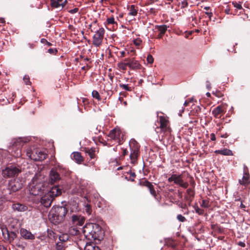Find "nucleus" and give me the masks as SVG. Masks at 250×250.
Here are the masks:
<instances>
[{
  "instance_id": "obj_61",
  "label": "nucleus",
  "mask_w": 250,
  "mask_h": 250,
  "mask_svg": "<svg viewBox=\"0 0 250 250\" xmlns=\"http://www.w3.org/2000/svg\"><path fill=\"white\" fill-rule=\"evenodd\" d=\"M241 208H244L245 207V206L243 205L242 204H241Z\"/></svg>"
},
{
  "instance_id": "obj_62",
  "label": "nucleus",
  "mask_w": 250,
  "mask_h": 250,
  "mask_svg": "<svg viewBox=\"0 0 250 250\" xmlns=\"http://www.w3.org/2000/svg\"><path fill=\"white\" fill-rule=\"evenodd\" d=\"M205 13L206 14H207V15L209 14V13H208L207 11H206Z\"/></svg>"
},
{
  "instance_id": "obj_1",
  "label": "nucleus",
  "mask_w": 250,
  "mask_h": 250,
  "mask_svg": "<svg viewBox=\"0 0 250 250\" xmlns=\"http://www.w3.org/2000/svg\"><path fill=\"white\" fill-rule=\"evenodd\" d=\"M85 237L90 241L98 239L101 233V228L97 224L88 223L83 229Z\"/></svg>"
},
{
  "instance_id": "obj_17",
  "label": "nucleus",
  "mask_w": 250,
  "mask_h": 250,
  "mask_svg": "<svg viewBox=\"0 0 250 250\" xmlns=\"http://www.w3.org/2000/svg\"><path fill=\"white\" fill-rule=\"evenodd\" d=\"M73 159L78 164H81L83 161V158L79 152H74L72 153Z\"/></svg>"
},
{
  "instance_id": "obj_42",
  "label": "nucleus",
  "mask_w": 250,
  "mask_h": 250,
  "mask_svg": "<svg viewBox=\"0 0 250 250\" xmlns=\"http://www.w3.org/2000/svg\"><path fill=\"white\" fill-rule=\"evenodd\" d=\"M107 21L109 24H112L114 22V19L113 17H111L107 19Z\"/></svg>"
},
{
  "instance_id": "obj_50",
  "label": "nucleus",
  "mask_w": 250,
  "mask_h": 250,
  "mask_svg": "<svg viewBox=\"0 0 250 250\" xmlns=\"http://www.w3.org/2000/svg\"><path fill=\"white\" fill-rule=\"evenodd\" d=\"M179 206L181 208H186V207H187V205L186 204H181L179 205Z\"/></svg>"
},
{
  "instance_id": "obj_40",
  "label": "nucleus",
  "mask_w": 250,
  "mask_h": 250,
  "mask_svg": "<svg viewBox=\"0 0 250 250\" xmlns=\"http://www.w3.org/2000/svg\"><path fill=\"white\" fill-rule=\"evenodd\" d=\"M133 42L136 46H139L141 44L142 41L140 39H137L134 40Z\"/></svg>"
},
{
  "instance_id": "obj_52",
  "label": "nucleus",
  "mask_w": 250,
  "mask_h": 250,
  "mask_svg": "<svg viewBox=\"0 0 250 250\" xmlns=\"http://www.w3.org/2000/svg\"><path fill=\"white\" fill-rule=\"evenodd\" d=\"M5 22L4 18H0V23H3Z\"/></svg>"
},
{
  "instance_id": "obj_25",
  "label": "nucleus",
  "mask_w": 250,
  "mask_h": 250,
  "mask_svg": "<svg viewBox=\"0 0 250 250\" xmlns=\"http://www.w3.org/2000/svg\"><path fill=\"white\" fill-rule=\"evenodd\" d=\"M126 62H121L118 64V67L123 70L126 69V67L128 66V61H126Z\"/></svg>"
},
{
  "instance_id": "obj_37",
  "label": "nucleus",
  "mask_w": 250,
  "mask_h": 250,
  "mask_svg": "<svg viewBox=\"0 0 250 250\" xmlns=\"http://www.w3.org/2000/svg\"><path fill=\"white\" fill-rule=\"evenodd\" d=\"M148 188L149 189V191L152 195H155L156 191H155V189H154V188H153V186L152 185H151V186L150 187H149Z\"/></svg>"
},
{
  "instance_id": "obj_18",
  "label": "nucleus",
  "mask_w": 250,
  "mask_h": 250,
  "mask_svg": "<svg viewBox=\"0 0 250 250\" xmlns=\"http://www.w3.org/2000/svg\"><path fill=\"white\" fill-rule=\"evenodd\" d=\"M224 112V109L222 106L219 105L214 108L212 111V114L215 118H218L219 115Z\"/></svg>"
},
{
  "instance_id": "obj_63",
  "label": "nucleus",
  "mask_w": 250,
  "mask_h": 250,
  "mask_svg": "<svg viewBox=\"0 0 250 250\" xmlns=\"http://www.w3.org/2000/svg\"><path fill=\"white\" fill-rule=\"evenodd\" d=\"M205 9L206 10H207L208 9V7H206L205 8Z\"/></svg>"
},
{
  "instance_id": "obj_12",
  "label": "nucleus",
  "mask_w": 250,
  "mask_h": 250,
  "mask_svg": "<svg viewBox=\"0 0 250 250\" xmlns=\"http://www.w3.org/2000/svg\"><path fill=\"white\" fill-rule=\"evenodd\" d=\"M160 128L164 131H166L168 129V121L164 116L160 117Z\"/></svg>"
},
{
  "instance_id": "obj_35",
  "label": "nucleus",
  "mask_w": 250,
  "mask_h": 250,
  "mask_svg": "<svg viewBox=\"0 0 250 250\" xmlns=\"http://www.w3.org/2000/svg\"><path fill=\"white\" fill-rule=\"evenodd\" d=\"M67 10V11L71 14H75L76 13L78 10V8H74L73 9H72V10H69L68 9H63V11H65V10Z\"/></svg>"
},
{
  "instance_id": "obj_28",
  "label": "nucleus",
  "mask_w": 250,
  "mask_h": 250,
  "mask_svg": "<svg viewBox=\"0 0 250 250\" xmlns=\"http://www.w3.org/2000/svg\"><path fill=\"white\" fill-rule=\"evenodd\" d=\"M137 14V11L135 9V7L134 6L132 5L130 7V12L129 13V15L130 16H134Z\"/></svg>"
},
{
  "instance_id": "obj_11",
  "label": "nucleus",
  "mask_w": 250,
  "mask_h": 250,
  "mask_svg": "<svg viewBox=\"0 0 250 250\" xmlns=\"http://www.w3.org/2000/svg\"><path fill=\"white\" fill-rule=\"evenodd\" d=\"M60 179V177L58 173L55 170L50 171L49 174V182L53 184Z\"/></svg>"
},
{
  "instance_id": "obj_5",
  "label": "nucleus",
  "mask_w": 250,
  "mask_h": 250,
  "mask_svg": "<svg viewBox=\"0 0 250 250\" xmlns=\"http://www.w3.org/2000/svg\"><path fill=\"white\" fill-rule=\"evenodd\" d=\"M130 159L131 162L133 164L135 163L139 154V146L135 141H132L130 144Z\"/></svg>"
},
{
  "instance_id": "obj_46",
  "label": "nucleus",
  "mask_w": 250,
  "mask_h": 250,
  "mask_svg": "<svg viewBox=\"0 0 250 250\" xmlns=\"http://www.w3.org/2000/svg\"><path fill=\"white\" fill-rule=\"evenodd\" d=\"M238 245L242 247H245V244L243 242H239L238 243Z\"/></svg>"
},
{
  "instance_id": "obj_36",
  "label": "nucleus",
  "mask_w": 250,
  "mask_h": 250,
  "mask_svg": "<svg viewBox=\"0 0 250 250\" xmlns=\"http://www.w3.org/2000/svg\"><path fill=\"white\" fill-rule=\"evenodd\" d=\"M148 188L149 189V191L152 195H155L156 191H155V189H154V188H153V186L152 185H151V186L150 187H149Z\"/></svg>"
},
{
  "instance_id": "obj_48",
  "label": "nucleus",
  "mask_w": 250,
  "mask_h": 250,
  "mask_svg": "<svg viewBox=\"0 0 250 250\" xmlns=\"http://www.w3.org/2000/svg\"><path fill=\"white\" fill-rule=\"evenodd\" d=\"M83 223H84V220L83 218H81L80 221H79V225L81 226L83 224Z\"/></svg>"
},
{
  "instance_id": "obj_24",
  "label": "nucleus",
  "mask_w": 250,
  "mask_h": 250,
  "mask_svg": "<svg viewBox=\"0 0 250 250\" xmlns=\"http://www.w3.org/2000/svg\"><path fill=\"white\" fill-rule=\"evenodd\" d=\"M168 27V26L166 25H162L157 26L158 30L160 31V33L162 34H164L165 33Z\"/></svg>"
},
{
  "instance_id": "obj_55",
  "label": "nucleus",
  "mask_w": 250,
  "mask_h": 250,
  "mask_svg": "<svg viewBox=\"0 0 250 250\" xmlns=\"http://www.w3.org/2000/svg\"><path fill=\"white\" fill-rule=\"evenodd\" d=\"M188 102H187V101H185V103H184V105H185V106H187V105H188Z\"/></svg>"
},
{
  "instance_id": "obj_32",
  "label": "nucleus",
  "mask_w": 250,
  "mask_h": 250,
  "mask_svg": "<svg viewBox=\"0 0 250 250\" xmlns=\"http://www.w3.org/2000/svg\"><path fill=\"white\" fill-rule=\"evenodd\" d=\"M120 86L126 91H131V87H128V84H120Z\"/></svg>"
},
{
  "instance_id": "obj_13",
  "label": "nucleus",
  "mask_w": 250,
  "mask_h": 250,
  "mask_svg": "<svg viewBox=\"0 0 250 250\" xmlns=\"http://www.w3.org/2000/svg\"><path fill=\"white\" fill-rule=\"evenodd\" d=\"M125 61H128V66L132 69H138L140 67L139 62L134 59H126Z\"/></svg>"
},
{
  "instance_id": "obj_21",
  "label": "nucleus",
  "mask_w": 250,
  "mask_h": 250,
  "mask_svg": "<svg viewBox=\"0 0 250 250\" xmlns=\"http://www.w3.org/2000/svg\"><path fill=\"white\" fill-rule=\"evenodd\" d=\"M83 211L88 215H90L92 213V209L91 206L88 204H85L83 208Z\"/></svg>"
},
{
  "instance_id": "obj_10",
  "label": "nucleus",
  "mask_w": 250,
  "mask_h": 250,
  "mask_svg": "<svg viewBox=\"0 0 250 250\" xmlns=\"http://www.w3.org/2000/svg\"><path fill=\"white\" fill-rule=\"evenodd\" d=\"M20 234L21 236L25 239L34 240L35 239L34 235L25 229L21 228L20 229Z\"/></svg>"
},
{
  "instance_id": "obj_16",
  "label": "nucleus",
  "mask_w": 250,
  "mask_h": 250,
  "mask_svg": "<svg viewBox=\"0 0 250 250\" xmlns=\"http://www.w3.org/2000/svg\"><path fill=\"white\" fill-rule=\"evenodd\" d=\"M12 208H13L14 210H17L18 211H24L26 210V209H27L26 206L19 203L13 204L12 206Z\"/></svg>"
},
{
  "instance_id": "obj_2",
  "label": "nucleus",
  "mask_w": 250,
  "mask_h": 250,
  "mask_svg": "<svg viewBox=\"0 0 250 250\" xmlns=\"http://www.w3.org/2000/svg\"><path fill=\"white\" fill-rule=\"evenodd\" d=\"M42 176L40 174H36L29 184V192L33 195H38L45 189L46 183L42 182Z\"/></svg>"
},
{
  "instance_id": "obj_30",
  "label": "nucleus",
  "mask_w": 250,
  "mask_h": 250,
  "mask_svg": "<svg viewBox=\"0 0 250 250\" xmlns=\"http://www.w3.org/2000/svg\"><path fill=\"white\" fill-rule=\"evenodd\" d=\"M201 206L205 208H207L209 207V202L206 200H203Z\"/></svg>"
},
{
  "instance_id": "obj_9",
  "label": "nucleus",
  "mask_w": 250,
  "mask_h": 250,
  "mask_svg": "<svg viewBox=\"0 0 250 250\" xmlns=\"http://www.w3.org/2000/svg\"><path fill=\"white\" fill-rule=\"evenodd\" d=\"M121 135L122 134L120 129L118 128H115L110 131L108 134V137L111 140H116L119 142L120 141Z\"/></svg>"
},
{
  "instance_id": "obj_47",
  "label": "nucleus",
  "mask_w": 250,
  "mask_h": 250,
  "mask_svg": "<svg viewBox=\"0 0 250 250\" xmlns=\"http://www.w3.org/2000/svg\"><path fill=\"white\" fill-rule=\"evenodd\" d=\"M68 238H69V236L67 234H65L64 235L63 234V242L65 241V240H68Z\"/></svg>"
},
{
  "instance_id": "obj_39",
  "label": "nucleus",
  "mask_w": 250,
  "mask_h": 250,
  "mask_svg": "<svg viewBox=\"0 0 250 250\" xmlns=\"http://www.w3.org/2000/svg\"><path fill=\"white\" fill-rule=\"evenodd\" d=\"M232 4H233L234 7H235L237 9H242V5H241V4L240 3L237 2H233L232 3Z\"/></svg>"
},
{
  "instance_id": "obj_20",
  "label": "nucleus",
  "mask_w": 250,
  "mask_h": 250,
  "mask_svg": "<svg viewBox=\"0 0 250 250\" xmlns=\"http://www.w3.org/2000/svg\"><path fill=\"white\" fill-rule=\"evenodd\" d=\"M84 250H101L99 247L96 246L93 243L87 242L84 248Z\"/></svg>"
},
{
  "instance_id": "obj_43",
  "label": "nucleus",
  "mask_w": 250,
  "mask_h": 250,
  "mask_svg": "<svg viewBox=\"0 0 250 250\" xmlns=\"http://www.w3.org/2000/svg\"><path fill=\"white\" fill-rule=\"evenodd\" d=\"M72 220L74 222H76V221H78L79 220V217L77 215H73L72 216Z\"/></svg>"
},
{
  "instance_id": "obj_51",
  "label": "nucleus",
  "mask_w": 250,
  "mask_h": 250,
  "mask_svg": "<svg viewBox=\"0 0 250 250\" xmlns=\"http://www.w3.org/2000/svg\"><path fill=\"white\" fill-rule=\"evenodd\" d=\"M127 153H128V151L127 150V149H124L123 150V155L125 156V155H126L127 154Z\"/></svg>"
},
{
  "instance_id": "obj_26",
  "label": "nucleus",
  "mask_w": 250,
  "mask_h": 250,
  "mask_svg": "<svg viewBox=\"0 0 250 250\" xmlns=\"http://www.w3.org/2000/svg\"><path fill=\"white\" fill-rule=\"evenodd\" d=\"M59 238L60 241L56 244V250H62V242L61 240V236H60Z\"/></svg>"
},
{
  "instance_id": "obj_33",
  "label": "nucleus",
  "mask_w": 250,
  "mask_h": 250,
  "mask_svg": "<svg viewBox=\"0 0 250 250\" xmlns=\"http://www.w3.org/2000/svg\"><path fill=\"white\" fill-rule=\"evenodd\" d=\"M177 219L181 222H184L186 220V218L181 214L178 215L177 216Z\"/></svg>"
},
{
  "instance_id": "obj_34",
  "label": "nucleus",
  "mask_w": 250,
  "mask_h": 250,
  "mask_svg": "<svg viewBox=\"0 0 250 250\" xmlns=\"http://www.w3.org/2000/svg\"><path fill=\"white\" fill-rule=\"evenodd\" d=\"M146 60H147V62L149 63H151V64L154 61L153 58L152 56H151V55H148L147 56Z\"/></svg>"
},
{
  "instance_id": "obj_58",
  "label": "nucleus",
  "mask_w": 250,
  "mask_h": 250,
  "mask_svg": "<svg viewBox=\"0 0 250 250\" xmlns=\"http://www.w3.org/2000/svg\"><path fill=\"white\" fill-rule=\"evenodd\" d=\"M67 0H65L64 1H63V7H64V5H65V3H67Z\"/></svg>"
},
{
  "instance_id": "obj_22",
  "label": "nucleus",
  "mask_w": 250,
  "mask_h": 250,
  "mask_svg": "<svg viewBox=\"0 0 250 250\" xmlns=\"http://www.w3.org/2000/svg\"><path fill=\"white\" fill-rule=\"evenodd\" d=\"M95 148H86L85 149V152L88 154L91 159L95 157Z\"/></svg>"
},
{
  "instance_id": "obj_15",
  "label": "nucleus",
  "mask_w": 250,
  "mask_h": 250,
  "mask_svg": "<svg viewBox=\"0 0 250 250\" xmlns=\"http://www.w3.org/2000/svg\"><path fill=\"white\" fill-rule=\"evenodd\" d=\"M51 6L56 9H62V0H51Z\"/></svg>"
},
{
  "instance_id": "obj_6",
  "label": "nucleus",
  "mask_w": 250,
  "mask_h": 250,
  "mask_svg": "<svg viewBox=\"0 0 250 250\" xmlns=\"http://www.w3.org/2000/svg\"><path fill=\"white\" fill-rule=\"evenodd\" d=\"M104 30V28H99L96 31L93 36V44L94 46H100L103 42Z\"/></svg>"
},
{
  "instance_id": "obj_57",
  "label": "nucleus",
  "mask_w": 250,
  "mask_h": 250,
  "mask_svg": "<svg viewBox=\"0 0 250 250\" xmlns=\"http://www.w3.org/2000/svg\"><path fill=\"white\" fill-rule=\"evenodd\" d=\"M163 34H162L160 33V34H159V36H158V38H161L162 37V36H163Z\"/></svg>"
},
{
  "instance_id": "obj_4",
  "label": "nucleus",
  "mask_w": 250,
  "mask_h": 250,
  "mask_svg": "<svg viewBox=\"0 0 250 250\" xmlns=\"http://www.w3.org/2000/svg\"><path fill=\"white\" fill-rule=\"evenodd\" d=\"M26 154L29 158L35 161H42L45 159L46 156L45 153L39 150H36L35 152H32L31 150L27 149Z\"/></svg>"
},
{
  "instance_id": "obj_64",
  "label": "nucleus",
  "mask_w": 250,
  "mask_h": 250,
  "mask_svg": "<svg viewBox=\"0 0 250 250\" xmlns=\"http://www.w3.org/2000/svg\"><path fill=\"white\" fill-rule=\"evenodd\" d=\"M20 155H21V153H20L19 155L18 154H17V157H19V156H20Z\"/></svg>"
},
{
  "instance_id": "obj_41",
  "label": "nucleus",
  "mask_w": 250,
  "mask_h": 250,
  "mask_svg": "<svg viewBox=\"0 0 250 250\" xmlns=\"http://www.w3.org/2000/svg\"><path fill=\"white\" fill-rule=\"evenodd\" d=\"M57 52V50L56 49L50 48L48 50V52L50 54H56Z\"/></svg>"
},
{
  "instance_id": "obj_3",
  "label": "nucleus",
  "mask_w": 250,
  "mask_h": 250,
  "mask_svg": "<svg viewBox=\"0 0 250 250\" xmlns=\"http://www.w3.org/2000/svg\"><path fill=\"white\" fill-rule=\"evenodd\" d=\"M21 169L14 165L7 166L1 170V175L4 178H11L17 176Z\"/></svg>"
},
{
  "instance_id": "obj_23",
  "label": "nucleus",
  "mask_w": 250,
  "mask_h": 250,
  "mask_svg": "<svg viewBox=\"0 0 250 250\" xmlns=\"http://www.w3.org/2000/svg\"><path fill=\"white\" fill-rule=\"evenodd\" d=\"M249 175L247 174H244L242 179L239 180V183L241 185H247L249 183Z\"/></svg>"
},
{
  "instance_id": "obj_31",
  "label": "nucleus",
  "mask_w": 250,
  "mask_h": 250,
  "mask_svg": "<svg viewBox=\"0 0 250 250\" xmlns=\"http://www.w3.org/2000/svg\"><path fill=\"white\" fill-rule=\"evenodd\" d=\"M195 212L199 215L203 214L204 213V210L200 209L198 206H194Z\"/></svg>"
},
{
  "instance_id": "obj_45",
  "label": "nucleus",
  "mask_w": 250,
  "mask_h": 250,
  "mask_svg": "<svg viewBox=\"0 0 250 250\" xmlns=\"http://www.w3.org/2000/svg\"><path fill=\"white\" fill-rule=\"evenodd\" d=\"M210 139H211V140H212V141H214V140H215V136L214 134H213V133H211V134H210Z\"/></svg>"
},
{
  "instance_id": "obj_19",
  "label": "nucleus",
  "mask_w": 250,
  "mask_h": 250,
  "mask_svg": "<svg viewBox=\"0 0 250 250\" xmlns=\"http://www.w3.org/2000/svg\"><path fill=\"white\" fill-rule=\"evenodd\" d=\"M214 152L216 154H220L225 156H231L233 154L231 150L227 148H224L221 150H215Z\"/></svg>"
},
{
  "instance_id": "obj_49",
  "label": "nucleus",
  "mask_w": 250,
  "mask_h": 250,
  "mask_svg": "<svg viewBox=\"0 0 250 250\" xmlns=\"http://www.w3.org/2000/svg\"><path fill=\"white\" fill-rule=\"evenodd\" d=\"M18 187L17 188H14L13 187H12V189L13 190H18L19 189H20L21 188V186H20V184L19 183H18Z\"/></svg>"
},
{
  "instance_id": "obj_44",
  "label": "nucleus",
  "mask_w": 250,
  "mask_h": 250,
  "mask_svg": "<svg viewBox=\"0 0 250 250\" xmlns=\"http://www.w3.org/2000/svg\"><path fill=\"white\" fill-rule=\"evenodd\" d=\"M151 183H150V182H148V181H146L145 184H144V185L145 186H146L147 188L150 187L151 186Z\"/></svg>"
},
{
  "instance_id": "obj_53",
  "label": "nucleus",
  "mask_w": 250,
  "mask_h": 250,
  "mask_svg": "<svg viewBox=\"0 0 250 250\" xmlns=\"http://www.w3.org/2000/svg\"><path fill=\"white\" fill-rule=\"evenodd\" d=\"M121 57H124L125 55V52L124 51H123L121 52Z\"/></svg>"
},
{
  "instance_id": "obj_54",
  "label": "nucleus",
  "mask_w": 250,
  "mask_h": 250,
  "mask_svg": "<svg viewBox=\"0 0 250 250\" xmlns=\"http://www.w3.org/2000/svg\"><path fill=\"white\" fill-rule=\"evenodd\" d=\"M0 250H6V249L3 246L0 245Z\"/></svg>"
},
{
  "instance_id": "obj_14",
  "label": "nucleus",
  "mask_w": 250,
  "mask_h": 250,
  "mask_svg": "<svg viewBox=\"0 0 250 250\" xmlns=\"http://www.w3.org/2000/svg\"><path fill=\"white\" fill-rule=\"evenodd\" d=\"M48 192L51 193L52 196L54 197L62 194V189L58 186H54L51 188Z\"/></svg>"
},
{
  "instance_id": "obj_56",
  "label": "nucleus",
  "mask_w": 250,
  "mask_h": 250,
  "mask_svg": "<svg viewBox=\"0 0 250 250\" xmlns=\"http://www.w3.org/2000/svg\"><path fill=\"white\" fill-rule=\"evenodd\" d=\"M135 175H135V173H134V172H133V173H131V176L132 177H134L135 176Z\"/></svg>"
},
{
  "instance_id": "obj_60",
  "label": "nucleus",
  "mask_w": 250,
  "mask_h": 250,
  "mask_svg": "<svg viewBox=\"0 0 250 250\" xmlns=\"http://www.w3.org/2000/svg\"><path fill=\"white\" fill-rule=\"evenodd\" d=\"M187 191H188V193H190V192H191V191H192V190H191V189H188L187 190Z\"/></svg>"
},
{
  "instance_id": "obj_8",
  "label": "nucleus",
  "mask_w": 250,
  "mask_h": 250,
  "mask_svg": "<svg viewBox=\"0 0 250 250\" xmlns=\"http://www.w3.org/2000/svg\"><path fill=\"white\" fill-rule=\"evenodd\" d=\"M51 193L48 192L41 198V203L45 207L50 206L53 200V197L51 195Z\"/></svg>"
},
{
  "instance_id": "obj_38",
  "label": "nucleus",
  "mask_w": 250,
  "mask_h": 250,
  "mask_svg": "<svg viewBox=\"0 0 250 250\" xmlns=\"http://www.w3.org/2000/svg\"><path fill=\"white\" fill-rule=\"evenodd\" d=\"M41 42L43 43V44H44L46 45H47L48 46H50L51 45V43L49 42H48L46 39H42L41 40Z\"/></svg>"
},
{
  "instance_id": "obj_29",
  "label": "nucleus",
  "mask_w": 250,
  "mask_h": 250,
  "mask_svg": "<svg viewBox=\"0 0 250 250\" xmlns=\"http://www.w3.org/2000/svg\"><path fill=\"white\" fill-rule=\"evenodd\" d=\"M23 80L24 82L27 85H30L31 83L30 81L29 77L27 75L24 76V77L23 78Z\"/></svg>"
},
{
  "instance_id": "obj_59",
  "label": "nucleus",
  "mask_w": 250,
  "mask_h": 250,
  "mask_svg": "<svg viewBox=\"0 0 250 250\" xmlns=\"http://www.w3.org/2000/svg\"><path fill=\"white\" fill-rule=\"evenodd\" d=\"M206 95L208 96V97H210V94L209 93V92H207L206 93Z\"/></svg>"
},
{
  "instance_id": "obj_7",
  "label": "nucleus",
  "mask_w": 250,
  "mask_h": 250,
  "mask_svg": "<svg viewBox=\"0 0 250 250\" xmlns=\"http://www.w3.org/2000/svg\"><path fill=\"white\" fill-rule=\"evenodd\" d=\"M168 181L169 182H173L175 184L185 188H186L188 186V183L184 182L182 179V175L172 174L168 178Z\"/></svg>"
},
{
  "instance_id": "obj_27",
  "label": "nucleus",
  "mask_w": 250,
  "mask_h": 250,
  "mask_svg": "<svg viewBox=\"0 0 250 250\" xmlns=\"http://www.w3.org/2000/svg\"><path fill=\"white\" fill-rule=\"evenodd\" d=\"M92 96L93 98H96L98 101L101 100V97L99 92L96 90H93L92 92Z\"/></svg>"
}]
</instances>
